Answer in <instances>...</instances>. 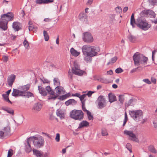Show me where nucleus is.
Instances as JSON below:
<instances>
[{
	"label": "nucleus",
	"instance_id": "1",
	"mask_svg": "<svg viewBox=\"0 0 157 157\" xmlns=\"http://www.w3.org/2000/svg\"><path fill=\"white\" fill-rule=\"evenodd\" d=\"M82 49L84 60L87 63H91L92 57L98 54L96 47L93 46L85 45L82 47Z\"/></svg>",
	"mask_w": 157,
	"mask_h": 157
},
{
	"label": "nucleus",
	"instance_id": "2",
	"mask_svg": "<svg viewBox=\"0 0 157 157\" xmlns=\"http://www.w3.org/2000/svg\"><path fill=\"white\" fill-rule=\"evenodd\" d=\"M130 24L133 28L135 27V24L138 27L144 30H147L151 26V24L148 23L145 18L142 17H138L136 21L133 13L132 14L131 17Z\"/></svg>",
	"mask_w": 157,
	"mask_h": 157
},
{
	"label": "nucleus",
	"instance_id": "3",
	"mask_svg": "<svg viewBox=\"0 0 157 157\" xmlns=\"http://www.w3.org/2000/svg\"><path fill=\"white\" fill-rule=\"evenodd\" d=\"M130 116L136 121H139L143 117V112L140 110H132L129 111Z\"/></svg>",
	"mask_w": 157,
	"mask_h": 157
},
{
	"label": "nucleus",
	"instance_id": "4",
	"mask_svg": "<svg viewBox=\"0 0 157 157\" xmlns=\"http://www.w3.org/2000/svg\"><path fill=\"white\" fill-rule=\"evenodd\" d=\"M70 116L75 120L81 121L83 118L84 113L81 110L74 109L70 112Z\"/></svg>",
	"mask_w": 157,
	"mask_h": 157
},
{
	"label": "nucleus",
	"instance_id": "5",
	"mask_svg": "<svg viewBox=\"0 0 157 157\" xmlns=\"http://www.w3.org/2000/svg\"><path fill=\"white\" fill-rule=\"evenodd\" d=\"M30 139L33 138V143L34 146L36 148H40L44 145V141L43 137L40 136H33L30 137Z\"/></svg>",
	"mask_w": 157,
	"mask_h": 157
},
{
	"label": "nucleus",
	"instance_id": "6",
	"mask_svg": "<svg viewBox=\"0 0 157 157\" xmlns=\"http://www.w3.org/2000/svg\"><path fill=\"white\" fill-rule=\"evenodd\" d=\"M8 23L7 18L4 16V14L2 15L0 18V28L4 31L7 30Z\"/></svg>",
	"mask_w": 157,
	"mask_h": 157
},
{
	"label": "nucleus",
	"instance_id": "7",
	"mask_svg": "<svg viewBox=\"0 0 157 157\" xmlns=\"http://www.w3.org/2000/svg\"><path fill=\"white\" fill-rule=\"evenodd\" d=\"M124 134L129 136V140H131L135 141L137 143L139 142V140L138 137L136 136L135 134L133 133L132 131L125 130L124 131Z\"/></svg>",
	"mask_w": 157,
	"mask_h": 157
},
{
	"label": "nucleus",
	"instance_id": "8",
	"mask_svg": "<svg viewBox=\"0 0 157 157\" xmlns=\"http://www.w3.org/2000/svg\"><path fill=\"white\" fill-rule=\"evenodd\" d=\"M82 39L84 42L87 43H91L94 40L91 33L88 32L83 33Z\"/></svg>",
	"mask_w": 157,
	"mask_h": 157
},
{
	"label": "nucleus",
	"instance_id": "9",
	"mask_svg": "<svg viewBox=\"0 0 157 157\" xmlns=\"http://www.w3.org/2000/svg\"><path fill=\"white\" fill-rule=\"evenodd\" d=\"M98 108L101 109L105 107L104 103L106 102V99L104 96L101 95L99 96L98 98Z\"/></svg>",
	"mask_w": 157,
	"mask_h": 157
},
{
	"label": "nucleus",
	"instance_id": "10",
	"mask_svg": "<svg viewBox=\"0 0 157 157\" xmlns=\"http://www.w3.org/2000/svg\"><path fill=\"white\" fill-rule=\"evenodd\" d=\"M141 54L138 52H136L133 55V60L134 62L135 66H139Z\"/></svg>",
	"mask_w": 157,
	"mask_h": 157
},
{
	"label": "nucleus",
	"instance_id": "11",
	"mask_svg": "<svg viewBox=\"0 0 157 157\" xmlns=\"http://www.w3.org/2000/svg\"><path fill=\"white\" fill-rule=\"evenodd\" d=\"M72 72L75 75L79 76L82 75L84 71L79 69V67L77 66L76 67L75 66H74L72 68Z\"/></svg>",
	"mask_w": 157,
	"mask_h": 157
},
{
	"label": "nucleus",
	"instance_id": "12",
	"mask_svg": "<svg viewBox=\"0 0 157 157\" xmlns=\"http://www.w3.org/2000/svg\"><path fill=\"white\" fill-rule=\"evenodd\" d=\"M55 90L56 92V94H55L54 92V94H52V95H50L48 98V100H50L53 99V100H55L57 97L59 96V95L61 94V91L59 88V86H57L55 88Z\"/></svg>",
	"mask_w": 157,
	"mask_h": 157
},
{
	"label": "nucleus",
	"instance_id": "13",
	"mask_svg": "<svg viewBox=\"0 0 157 157\" xmlns=\"http://www.w3.org/2000/svg\"><path fill=\"white\" fill-rule=\"evenodd\" d=\"M88 16L86 13L83 12L80 13L78 16L79 19L82 22H86L87 21Z\"/></svg>",
	"mask_w": 157,
	"mask_h": 157
},
{
	"label": "nucleus",
	"instance_id": "14",
	"mask_svg": "<svg viewBox=\"0 0 157 157\" xmlns=\"http://www.w3.org/2000/svg\"><path fill=\"white\" fill-rule=\"evenodd\" d=\"M27 143L25 144V150L27 153L30 152L32 150V149L30 145V137L27 139Z\"/></svg>",
	"mask_w": 157,
	"mask_h": 157
},
{
	"label": "nucleus",
	"instance_id": "15",
	"mask_svg": "<svg viewBox=\"0 0 157 157\" xmlns=\"http://www.w3.org/2000/svg\"><path fill=\"white\" fill-rule=\"evenodd\" d=\"M42 107V105L40 102L35 103L33 106L32 110L36 112L40 111Z\"/></svg>",
	"mask_w": 157,
	"mask_h": 157
},
{
	"label": "nucleus",
	"instance_id": "16",
	"mask_svg": "<svg viewBox=\"0 0 157 157\" xmlns=\"http://www.w3.org/2000/svg\"><path fill=\"white\" fill-rule=\"evenodd\" d=\"M136 99L134 98H132L131 99L128 101L125 102L124 104L125 108V109L127 108L129 106L133 105L132 104L133 102H136Z\"/></svg>",
	"mask_w": 157,
	"mask_h": 157
},
{
	"label": "nucleus",
	"instance_id": "17",
	"mask_svg": "<svg viewBox=\"0 0 157 157\" xmlns=\"http://www.w3.org/2000/svg\"><path fill=\"white\" fill-rule=\"evenodd\" d=\"M16 78V76L14 75H12L8 78L7 82L9 86L11 87L14 82Z\"/></svg>",
	"mask_w": 157,
	"mask_h": 157
},
{
	"label": "nucleus",
	"instance_id": "18",
	"mask_svg": "<svg viewBox=\"0 0 157 157\" xmlns=\"http://www.w3.org/2000/svg\"><path fill=\"white\" fill-rule=\"evenodd\" d=\"M23 91L19 90L16 89H13V91L12 93V95L15 97H17L19 96H22Z\"/></svg>",
	"mask_w": 157,
	"mask_h": 157
},
{
	"label": "nucleus",
	"instance_id": "19",
	"mask_svg": "<svg viewBox=\"0 0 157 157\" xmlns=\"http://www.w3.org/2000/svg\"><path fill=\"white\" fill-rule=\"evenodd\" d=\"M149 11L151 12L152 14H154V12L151 10H144L141 11L140 13V16L139 17H142L143 18L144 17H146V16L148 14Z\"/></svg>",
	"mask_w": 157,
	"mask_h": 157
},
{
	"label": "nucleus",
	"instance_id": "20",
	"mask_svg": "<svg viewBox=\"0 0 157 157\" xmlns=\"http://www.w3.org/2000/svg\"><path fill=\"white\" fill-rule=\"evenodd\" d=\"M21 24L19 22H14L12 25V27L15 31H18L21 29L20 26H21Z\"/></svg>",
	"mask_w": 157,
	"mask_h": 157
},
{
	"label": "nucleus",
	"instance_id": "21",
	"mask_svg": "<svg viewBox=\"0 0 157 157\" xmlns=\"http://www.w3.org/2000/svg\"><path fill=\"white\" fill-rule=\"evenodd\" d=\"M4 16L7 18L8 22L13 20L14 15L12 12H8L4 14Z\"/></svg>",
	"mask_w": 157,
	"mask_h": 157
},
{
	"label": "nucleus",
	"instance_id": "22",
	"mask_svg": "<svg viewBox=\"0 0 157 157\" xmlns=\"http://www.w3.org/2000/svg\"><path fill=\"white\" fill-rule=\"evenodd\" d=\"M109 101L110 103L117 101V98L116 96L112 93H110L108 94Z\"/></svg>",
	"mask_w": 157,
	"mask_h": 157
},
{
	"label": "nucleus",
	"instance_id": "23",
	"mask_svg": "<svg viewBox=\"0 0 157 157\" xmlns=\"http://www.w3.org/2000/svg\"><path fill=\"white\" fill-rule=\"evenodd\" d=\"M89 123L86 121H83L80 123L77 130L85 127H87L89 126ZM77 131L78 130H76Z\"/></svg>",
	"mask_w": 157,
	"mask_h": 157
},
{
	"label": "nucleus",
	"instance_id": "24",
	"mask_svg": "<svg viewBox=\"0 0 157 157\" xmlns=\"http://www.w3.org/2000/svg\"><path fill=\"white\" fill-rule=\"evenodd\" d=\"M38 88L39 93L41 95L44 96H45L47 95V93L46 92L44 88L41 86H38Z\"/></svg>",
	"mask_w": 157,
	"mask_h": 157
},
{
	"label": "nucleus",
	"instance_id": "25",
	"mask_svg": "<svg viewBox=\"0 0 157 157\" xmlns=\"http://www.w3.org/2000/svg\"><path fill=\"white\" fill-rule=\"evenodd\" d=\"M77 103V101L75 99H71L66 101L65 104L66 106H68L71 105H76Z\"/></svg>",
	"mask_w": 157,
	"mask_h": 157
},
{
	"label": "nucleus",
	"instance_id": "26",
	"mask_svg": "<svg viewBox=\"0 0 157 157\" xmlns=\"http://www.w3.org/2000/svg\"><path fill=\"white\" fill-rule=\"evenodd\" d=\"M148 60L147 57L144 56L143 55H141V58L140 60L139 64H143L145 65L147 63Z\"/></svg>",
	"mask_w": 157,
	"mask_h": 157
},
{
	"label": "nucleus",
	"instance_id": "27",
	"mask_svg": "<svg viewBox=\"0 0 157 157\" xmlns=\"http://www.w3.org/2000/svg\"><path fill=\"white\" fill-rule=\"evenodd\" d=\"M3 132L5 133V135L6 136H10L11 135L10 133V126H7L4 128L3 129Z\"/></svg>",
	"mask_w": 157,
	"mask_h": 157
},
{
	"label": "nucleus",
	"instance_id": "28",
	"mask_svg": "<svg viewBox=\"0 0 157 157\" xmlns=\"http://www.w3.org/2000/svg\"><path fill=\"white\" fill-rule=\"evenodd\" d=\"M33 154L37 157H41L43 152L39 150L34 149H33Z\"/></svg>",
	"mask_w": 157,
	"mask_h": 157
},
{
	"label": "nucleus",
	"instance_id": "29",
	"mask_svg": "<svg viewBox=\"0 0 157 157\" xmlns=\"http://www.w3.org/2000/svg\"><path fill=\"white\" fill-rule=\"evenodd\" d=\"M2 109L3 110L6 111L8 113L13 115L14 110L11 108H8V107H2Z\"/></svg>",
	"mask_w": 157,
	"mask_h": 157
},
{
	"label": "nucleus",
	"instance_id": "30",
	"mask_svg": "<svg viewBox=\"0 0 157 157\" xmlns=\"http://www.w3.org/2000/svg\"><path fill=\"white\" fill-rule=\"evenodd\" d=\"M22 96L27 97V98L34 97V95L32 92L29 91H23Z\"/></svg>",
	"mask_w": 157,
	"mask_h": 157
},
{
	"label": "nucleus",
	"instance_id": "31",
	"mask_svg": "<svg viewBox=\"0 0 157 157\" xmlns=\"http://www.w3.org/2000/svg\"><path fill=\"white\" fill-rule=\"evenodd\" d=\"M56 114L57 116L59 117L61 119H63L64 118V113L62 112V111L57 109L56 111Z\"/></svg>",
	"mask_w": 157,
	"mask_h": 157
},
{
	"label": "nucleus",
	"instance_id": "32",
	"mask_svg": "<svg viewBox=\"0 0 157 157\" xmlns=\"http://www.w3.org/2000/svg\"><path fill=\"white\" fill-rule=\"evenodd\" d=\"M70 52L72 56L76 57L78 56L80 54V52H78L73 48L71 49Z\"/></svg>",
	"mask_w": 157,
	"mask_h": 157
},
{
	"label": "nucleus",
	"instance_id": "33",
	"mask_svg": "<svg viewBox=\"0 0 157 157\" xmlns=\"http://www.w3.org/2000/svg\"><path fill=\"white\" fill-rule=\"evenodd\" d=\"M30 87V84H28L26 85L21 86L20 89L22 90V91L25 92L29 89Z\"/></svg>",
	"mask_w": 157,
	"mask_h": 157
},
{
	"label": "nucleus",
	"instance_id": "34",
	"mask_svg": "<svg viewBox=\"0 0 157 157\" xmlns=\"http://www.w3.org/2000/svg\"><path fill=\"white\" fill-rule=\"evenodd\" d=\"M127 38L131 42L134 43L136 40V37L135 36L130 34L127 36Z\"/></svg>",
	"mask_w": 157,
	"mask_h": 157
},
{
	"label": "nucleus",
	"instance_id": "35",
	"mask_svg": "<svg viewBox=\"0 0 157 157\" xmlns=\"http://www.w3.org/2000/svg\"><path fill=\"white\" fill-rule=\"evenodd\" d=\"M45 89L47 91L48 94H50V95H52V94H54V91L52 89L51 87L49 86H48L45 87Z\"/></svg>",
	"mask_w": 157,
	"mask_h": 157
},
{
	"label": "nucleus",
	"instance_id": "36",
	"mask_svg": "<svg viewBox=\"0 0 157 157\" xmlns=\"http://www.w3.org/2000/svg\"><path fill=\"white\" fill-rule=\"evenodd\" d=\"M2 97L4 98V100L8 102V103H10L11 104H12V102L9 100V96L6 94H3L2 95Z\"/></svg>",
	"mask_w": 157,
	"mask_h": 157
},
{
	"label": "nucleus",
	"instance_id": "37",
	"mask_svg": "<svg viewBox=\"0 0 157 157\" xmlns=\"http://www.w3.org/2000/svg\"><path fill=\"white\" fill-rule=\"evenodd\" d=\"M148 149L151 152L155 154L157 153V151L153 145L149 146Z\"/></svg>",
	"mask_w": 157,
	"mask_h": 157
},
{
	"label": "nucleus",
	"instance_id": "38",
	"mask_svg": "<svg viewBox=\"0 0 157 157\" xmlns=\"http://www.w3.org/2000/svg\"><path fill=\"white\" fill-rule=\"evenodd\" d=\"M124 94L119 95L118 96V99L120 102L122 104H123L124 101Z\"/></svg>",
	"mask_w": 157,
	"mask_h": 157
},
{
	"label": "nucleus",
	"instance_id": "39",
	"mask_svg": "<svg viewBox=\"0 0 157 157\" xmlns=\"http://www.w3.org/2000/svg\"><path fill=\"white\" fill-rule=\"evenodd\" d=\"M117 60V57L116 56H115L112 58L111 60L107 64V65H109L110 63H115Z\"/></svg>",
	"mask_w": 157,
	"mask_h": 157
},
{
	"label": "nucleus",
	"instance_id": "40",
	"mask_svg": "<svg viewBox=\"0 0 157 157\" xmlns=\"http://www.w3.org/2000/svg\"><path fill=\"white\" fill-rule=\"evenodd\" d=\"M86 96L85 94H83L81 95H80V96H79V97H78V98H80L82 104V103H85L86 100H84V99L86 97Z\"/></svg>",
	"mask_w": 157,
	"mask_h": 157
},
{
	"label": "nucleus",
	"instance_id": "41",
	"mask_svg": "<svg viewBox=\"0 0 157 157\" xmlns=\"http://www.w3.org/2000/svg\"><path fill=\"white\" fill-rule=\"evenodd\" d=\"M53 81L55 85L57 86H60V82L58 78H54L53 79Z\"/></svg>",
	"mask_w": 157,
	"mask_h": 157
},
{
	"label": "nucleus",
	"instance_id": "42",
	"mask_svg": "<svg viewBox=\"0 0 157 157\" xmlns=\"http://www.w3.org/2000/svg\"><path fill=\"white\" fill-rule=\"evenodd\" d=\"M43 34L44 38V40L45 41H48L49 40V36L47 31L44 30L43 31Z\"/></svg>",
	"mask_w": 157,
	"mask_h": 157
},
{
	"label": "nucleus",
	"instance_id": "43",
	"mask_svg": "<svg viewBox=\"0 0 157 157\" xmlns=\"http://www.w3.org/2000/svg\"><path fill=\"white\" fill-rule=\"evenodd\" d=\"M149 3L151 6L157 5V0H148Z\"/></svg>",
	"mask_w": 157,
	"mask_h": 157
},
{
	"label": "nucleus",
	"instance_id": "44",
	"mask_svg": "<svg viewBox=\"0 0 157 157\" xmlns=\"http://www.w3.org/2000/svg\"><path fill=\"white\" fill-rule=\"evenodd\" d=\"M126 147L130 153L132 152V145L130 143H128L127 144Z\"/></svg>",
	"mask_w": 157,
	"mask_h": 157
},
{
	"label": "nucleus",
	"instance_id": "45",
	"mask_svg": "<svg viewBox=\"0 0 157 157\" xmlns=\"http://www.w3.org/2000/svg\"><path fill=\"white\" fill-rule=\"evenodd\" d=\"M23 44L25 47L26 48H27L29 46V44L28 42L26 40V38L24 40Z\"/></svg>",
	"mask_w": 157,
	"mask_h": 157
},
{
	"label": "nucleus",
	"instance_id": "46",
	"mask_svg": "<svg viewBox=\"0 0 157 157\" xmlns=\"http://www.w3.org/2000/svg\"><path fill=\"white\" fill-rule=\"evenodd\" d=\"M88 118L89 120H93V117L91 115V113L89 111H87V113Z\"/></svg>",
	"mask_w": 157,
	"mask_h": 157
},
{
	"label": "nucleus",
	"instance_id": "47",
	"mask_svg": "<svg viewBox=\"0 0 157 157\" xmlns=\"http://www.w3.org/2000/svg\"><path fill=\"white\" fill-rule=\"evenodd\" d=\"M6 136H7L5 135V133L4 132L0 130V139H3Z\"/></svg>",
	"mask_w": 157,
	"mask_h": 157
},
{
	"label": "nucleus",
	"instance_id": "48",
	"mask_svg": "<svg viewBox=\"0 0 157 157\" xmlns=\"http://www.w3.org/2000/svg\"><path fill=\"white\" fill-rule=\"evenodd\" d=\"M13 150L12 149L9 150L7 157H11L13 155Z\"/></svg>",
	"mask_w": 157,
	"mask_h": 157
},
{
	"label": "nucleus",
	"instance_id": "49",
	"mask_svg": "<svg viewBox=\"0 0 157 157\" xmlns=\"http://www.w3.org/2000/svg\"><path fill=\"white\" fill-rule=\"evenodd\" d=\"M115 72L117 74L122 73L123 71V70L121 68L119 67L116 69L115 70Z\"/></svg>",
	"mask_w": 157,
	"mask_h": 157
},
{
	"label": "nucleus",
	"instance_id": "50",
	"mask_svg": "<svg viewBox=\"0 0 157 157\" xmlns=\"http://www.w3.org/2000/svg\"><path fill=\"white\" fill-rule=\"evenodd\" d=\"M101 134L103 136H107L108 134L106 130L105 129L102 130Z\"/></svg>",
	"mask_w": 157,
	"mask_h": 157
},
{
	"label": "nucleus",
	"instance_id": "51",
	"mask_svg": "<svg viewBox=\"0 0 157 157\" xmlns=\"http://www.w3.org/2000/svg\"><path fill=\"white\" fill-rule=\"evenodd\" d=\"M99 81L100 82L104 83H106L107 82V80L103 78H100Z\"/></svg>",
	"mask_w": 157,
	"mask_h": 157
},
{
	"label": "nucleus",
	"instance_id": "52",
	"mask_svg": "<svg viewBox=\"0 0 157 157\" xmlns=\"http://www.w3.org/2000/svg\"><path fill=\"white\" fill-rule=\"evenodd\" d=\"M58 99L60 100L63 101L66 99L65 96L64 95H63L62 96H59L58 98Z\"/></svg>",
	"mask_w": 157,
	"mask_h": 157
},
{
	"label": "nucleus",
	"instance_id": "53",
	"mask_svg": "<svg viewBox=\"0 0 157 157\" xmlns=\"http://www.w3.org/2000/svg\"><path fill=\"white\" fill-rule=\"evenodd\" d=\"M37 29V28L35 27L33 25H30L29 27V31L33 30L34 29H35V30H36Z\"/></svg>",
	"mask_w": 157,
	"mask_h": 157
},
{
	"label": "nucleus",
	"instance_id": "54",
	"mask_svg": "<svg viewBox=\"0 0 157 157\" xmlns=\"http://www.w3.org/2000/svg\"><path fill=\"white\" fill-rule=\"evenodd\" d=\"M82 110L84 112H86V113H87V111H89L88 110H87L86 109V108H85V103H82Z\"/></svg>",
	"mask_w": 157,
	"mask_h": 157
},
{
	"label": "nucleus",
	"instance_id": "55",
	"mask_svg": "<svg viewBox=\"0 0 157 157\" xmlns=\"http://www.w3.org/2000/svg\"><path fill=\"white\" fill-rule=\"evenodd\" d=\"M57 142H58L60 140V135L58 133H57L56 134V136L55 138Z\"/></svg>",
	"mask_w": 157,
	"mask_h": 157
},
{
	"label": "nucleus",
	"instance_id": "56",
	"mask_svg": "<svg viewBox=\"0 0 157 157\" xmlns=\"http://www.w3.org/2000/svg\"><path fill=\"white\" fill-rule=\"evenodd\" d=\"M44 4H48L53 2L54 0H44Z\"/></svg>",
	"mask_w": 157,
	"mask_h": 157
},
{
	"label": "nucleus",
	"instance_id": "57",
	"mask_svg": "<svg viewBox=\"0 0 157 157\" xmlns=\"http://www.w3.org/2000/svg\"><path fill=\"white\" fill-rule=\"evenodd\" d=\"M36 3L40 4H44V0H36Z\"/></svg>",
	"mask_w": 157,
	"mask_h": 157
},
{
	"label": "nucleus",
	"instance_id": "58",
	"mask_svg": "<svg viewBox=\"0 0 157 157\" xmlns=\"http://www.w3.org/2000/svg\"><path fill=\"white\" fill-rule=\"evenodd\" d=\"M143 81L148 84H151V82L148 79H144L143 80Z\"/></svg>",
	"mask_w": 157,
	"mask_h": 157
},
{
	"label": "nucleus",
	"instance_id": "59",
	"mask_svg": "<svg viewBox=\"0 0 157 157\" xmlns=\"http://www.w3.org/2000/svg\"><path fill=\"white\" fill-rule=\"evenodd\" d=\"M94 92V91H89L87 92V94H85L86 95V96L87 95L88 97H90L91 96L92 94Z\"/></svg>",
	"mask_w": 157,
	"mask_h": 157
},
{
	"label": "nucleus",
	"instance_id": "60",
	"mask_svg": "<svg viewBox=\"0 0 157 157\" xmlns=\"http://www.w3.org/2000/svg\"><path fill=\"white\" fill-rule=\"evenodd\" d=\"M73 73L69 71L68 73V76L71 79H72Z\"/></svg>",
	"mask_w": 157,
	"mask_h": 157
},
{
	"label": "nucleus",
	"instance_id": "61",
	"mask_svg": "<svg viewBox=\"0 0 157 157\" xmlns=\"http://www.w3.org/2000/svg\"><path fill=\"white\" fill-rule=\"evenodd\" d=\"M116 9L117 12H118L119 13L121 12L122 11L121 8L119 6L116 7Z\"/></svg>",
	"mask_w": 157,
	"mask_h": 157
},
{
	"label": "nucleus",
	"instance_id": "62",
	"mask_svg": "<svg viewBox=\"0 0 157 157\" xmlns=\"http://www.w3.org/2000/svg\"><path fill=\"white\" fill-rule=\"evenodd\" d=\"M44 80H42L41 78L40 79L43 82V83H49L50 82V81H49L47 79H45L44 78Z\"/></svg>",
	"mask_w": 157,
	"mask_h": 157
},
{
	"label": "nucleus",
	"instance_id": "63",
	"mask_svg": "<svg viewBox=\"0 0 157 157\" xmlns=\"http://www.w3.org/2000/svg\"><path fill=\"white\" fill-rule=\"evenodd\" d=\"M151 81L154 84H155L156 82V79L154 77H152L151 78Z\"/></svg>",
	"mask_w": 157,
	"mask_h": 157
},
{
	"label": "nucleus",
	"instance_id": "64",
	"mask_svg": "<svg viewBox=\"0 0 157 157\" xmlns=\"http://www.w3.org/2000/svg\"><path fill=\"white\" fill-rule=\"evenodd\" d=\"M140 67H137V68H133V69H132L130 71V73H133L136 71V70L138 69Z\"/></svg>",
	"mask_w": 157,
	"mask_h": 157
}]
</instances>
